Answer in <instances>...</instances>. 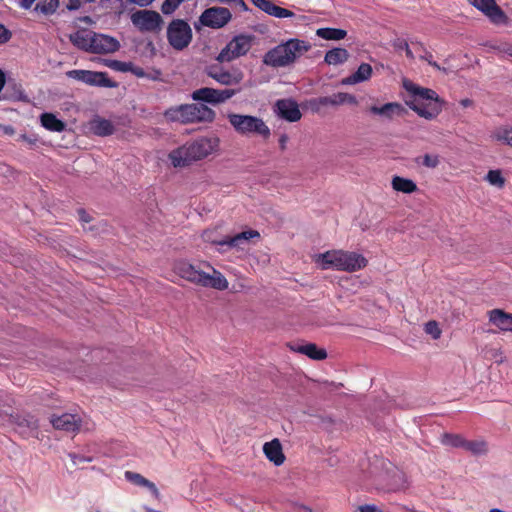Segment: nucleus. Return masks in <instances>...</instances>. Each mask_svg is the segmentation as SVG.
Instances as JSON below:
<instances>
[{"label": "nucleus", "mask_w": 512, "mask_h": 512, "mask_svg": "<svg viewBox=\"0 0 512 512\" xmlns=\"http://www.w3.org/2000/svg\"><path fill=\"white\" fill-rule=\"evenodd\" d=\"M205 72L208 77L214 79L221 85L234 86L241 83L244 74L239 69L227 70L220 64H211L206 67Z\"/></svg>", "instance_id": "10"}, {"label": "nucleus", "mask_w": 512, "mask_h": 512, "mask_svg": "<svg viewBox=\"0 0 512 512\" xmlns=\"http://www.w3.org/2000/svg\"><path fill=\"white\" fill-rule=\"evenodd\" d=\"M69 78L81 81L90 86L108 87L116 86L111 79L108 78L106 72H96L90 70H71L67 72Z\"/></svg>", "instance_id": "12"}, {"label": "nucleus", "mask_w": 512, "mask_h": 512, "mask_svg": "<svg viewBox=\"0 0 512 512\" xmlns=\"http://www.w3.org/2000/svg\"><path fill=\"white\" fill-rule=\"evenodd\" d=\"M316 262L322 269H334L345 272H356L365 268L368 264L367 259L357 253L345 250H330L319 254Z\"/></svg>", "instance_id": "3"}, {"label": "nucleus", "mask_w": 512, "mask_h": 512, "mask_svg": "<svg viewBox=\"0 0 512 512\" xmlns=\"http://www.w3.org/2000/svg\"><path fill=\"white\" fill-rule=\"evenodd\" d=\"M495 49L499 53L512 58V44H510V43H503V44H500V45L496 46Z\"/></svg>", "instance_id": "48"}, {"label": "nucleus", "mask_w": 512, "mask_h": 512, "mask_svg": "<svg viewBox=\"0 0 512 512\" xmlns=\"http://www.w3.org/2000/svg\"><path fill=\"white\" fill-rule=\"evenodd\" d=\"M192 29L183 19L172 20L167 27V40L170 46L182 51L189 46L192 41Z\"/></svg>", "instance_id": "7"}, {"label": "nucleus", "mask_w": 512, "mask_h": 512, "mask_svg": "<svg viewBox=\"0 0 512 512\" xmlns=\"http://www.w3.org/2000/svg\"><path fill=\"white\" fill-rule=\"evenodd\" d=\"M92 34L93 31L79 30L70 35L71 43L80 50L92 52Z\"/></svg>", "instance_id": "26"}, {"label": "nucleus", "mask_w": 512, "mask_h": 512, "mask_svg": "<svg viewBox=\"0 0 512 512\" xmlns=\"http://www.w3.org/2000/svg\"><path fill=\"white\" fill-rule=\"evenodd\" d=\"M92 129L99 136H109L114 132L113 124L106 119L95 120L92 124Z\"/></svg>", "instance_id": "35"}, {"label": "nucleus", "mask_w": 512, "mask_h": 512, "mask_svg": "<svg viewBox=\"0 0 512 512\" xmlns=\"http://www.w3.org/2000/svg\"><path fill=\"white\" fill-rule=\"evenodd\" d=\"M316 34L325 40H341L346 37L347 32L343 29L327 27L318 29Z\"/></svg>", "instance_id": "34"}, {"label": "nucleus", "mask_w": 512, "mask_h": 512, "mask_svg": "<svg viewBox=\"0 0 512 512\" xmlns=\"http://www.w3.org/2000/svg\"><path fill=\"white\" fill-rule=\"evenodd\" d=\"M228 120L235 131L242 135L259 134L264 138L270 136V129L265 122L256 116L236 113L228 114Z\"/></svg>", "instance_id": "6"}, {"label": "nucleus", "mask_w": 512, "mask_h": 512, "mask_svg": "<svg viewBox=\"0 0 512 512\" xmlns=\"http://www.w3.org/2000/svg\"><path fill=\"white\" fill-rule=\"evenodd\" d=\"M274 110L278 116L289 122H296L302 117L297 102L292 99L277 100L274 106Z\"/></svg>", "instance_id": "15"}, {"label": "nucleus", "mask_w": 512, "mask_h": 512, "mask_svg": "<svg viewBox=\"0 0 512 512\" xmlns=\"http://www.w3.org/2000/svg\"><path fill=\"white\" fill-rule=\"evenodd\" d=\"M466 439L460 434L444 433L442 435V444L455 448H464Z\"/></svg>", "instance_id": "39"}, {"label": "nucleus", "mask_w": 512, "mask_h": 512, "mask_svg": "<svg viewBox=\"0 0 512 512\" xmlns=\"http://www.w3.org/2000/svg\"><path fill=\"white\" fill-rule=\"evenodd\" d=\"M35 0H22L21 6L25 9H29Z\"/></svg>", "instance_id": "56"}, {"label": "nucleus", "mask_w": 512, "mask_h": 512, "mask_svg": "<svg viewBox=\"0 0 512 512\" xmlns=\"http://www.w3.org/2000/svg\"><path fill=\"white\" fill-rule=\"evenodd\" d=\"M251 2L266 14L276 18L295 17L294 12L289 9L275 5L272 0H251Z\"/></svg>", "instance_id": "21"}, {"label": "nucleus", "mask_w": 512, "mask_h": 512, "mask_svg": "<svg viewBox=\"0 0 512 512\" xmlns=\"http://www.w3.org/2000/svg\"><path fill=\"white\" fill-rule=\"evenodd\" d=\"M372 75V67L368 63H362L356 72L347 77L343 82L345 84H356L368 80Z\"/></svg>", "instance_id": "29"}, {"label": "nucleus", "mask_w": 512, "mask_h": 512, "mask_svg": "<svg viewBox=\"0 0 512 512\" xmlns=\"http://www.w3.org/2000/svg\"><path fill=\"white\" fill-rule=\"evenodd\" d=\"M239 92L240 89H214L210 87H203L193 91L191 97L195 101H201L210 104H220L229 100Z\"/></svg>", "instance_id": "9"}, {"label": "nucleus", "mask_w": 512, "mask_h": 512, "mask_svg": "<svg viewBox=\"0 0 512 512\" xmlns=\"http://www.w3.org/2000/svg\"><path fill=\"white\" fill-rule=\"evenodd\" d=\"M491 137L498 142L512 147V128L499 127L493 131Z\"/></svg>", "instance_id": "38"}, {"label": "nucleus", "mask_w": 512, "mask_h": 512, "mask_svg": "<svg viewBox=\"0 0 512 512\" xmlns=\"http://www.w3.org/2000/svg\"><path fill=\"white\" fill-rule=\"evenodd\" d=\"M95 0H83V2L90 3L94 2ZM82 0H69V3L67 5L68 9L70 10H77L81 6Z\"/></svg>", "instance_id": "50"}, {"label": "nucleus", "mask_w": 512, "mask_h": 512, "mask_svg": "<svg viewBox=\"0 0 512 512\" xmlns=\"http://www.w3.org/2000/svg\"><path fill=\"white\" fill-rule=\"evenodd\" d=\"M349 53L345 48H333L326 52L325 62L329 65H339L347 61Z\"/></svg>", "instance_id": "32"}, {"label": "nucleus", "mask_w": 512, "mask_h": 512, "mask_svg": "<svg viewBox=\"0 0 512 512\" xmlns=\"http://www.w3.org/2000/svg\"><path fill=\"white\" fill-rule=\"evenodd\" d=\"M79 219L83 223H89L91 221V217L84 209L78 210Z\"/></svg>", "instance_id": "52"}, {"label": "nucleus", "mask_w": 512, "mask_h": 512, "mask_svg": "<svg viewBox=\"0 0 512 512\" xmlns=\"http://www.w3.org/2000/svg\"><path fill=\"white\" fill-rule=\"evenodd\" d=\"M351 103V104H356V98L355 96L351 95V94H348V93H337V94H334L333 96H326V97H321L319 99V103L321 105H339V104H343V103Z\"/></svg>", "instance_id": "31"}, {"label": "nucleus", "mask_w": 512, "mask_h": 512, "mask_svg": "<svg viewBox=\"0 0 512 512\" xmlns=\"http://www.w3.org/2000/svg\"><path fill=\"white\" fill-rule=\"evenodd\" d=\"M185 0H165L161 6V11L165 15L172 14Z\"/></svg>", "instance_id": "42"}, {"label": "nucleus", "mask_w": 512, "mask_h": 512, "mask_svg": "<svg viewBox=\"0 0 512 512\" xmlns=\"http://www.w3.org/2000/svg\"><path fill=\"white\" fill-rule=\"evenodd\" d=\"M41 125L52 132H62L65 130L66 124L58 119L53 113H43L40 116Z\"/></svg>", "instance_id": "28"}, {"label": "nucleus", "mask_w": 512, "mask_h": 512, "mask_svg": "<svg viewBox=\"0 0 512 512\" xmlns=\"http://www.w3.org/2000/svg\"><path fill=\"white\" fill-rule=\"evenodd\" d=\"M125 478L137 485V486H142V487H146L148 488L151 492L157 494L158 493V489L156 487V485L149 481L148 479H146L145 477H143L141 474L139 473H136V472H132V471H126L125 472Z\"/></svg>", "instance_id": "33"}, {"label": "nucleus", "mask_w": 512, "mask_h": 512, "mask_svg": "<svg viewBox=\"0 0 512 512\" xmlns=\"http://www.w3.org/2000/svg\"><path fill=\"white\" fill-rule=\"evenodd\" d=\"M288 136L286 134H282L279 138V146H280V149L281 150H285L286 149V144L288 142Z\"/></svg>", "instance_id": "53"}, {"label": "nucleus", "mask_w": 512, "mask_h": 512, "mask_svg": "<svg viewBox=\"0 0 512 512\" xmlns=\"http://www.w3.org/2000/svg\"><path fill=\"white\" fill-rule=\"evenodd\" d=\"M255 237H259V232L256 230L243 231L234 236H225L222 239L215 238L214 232L210 230H206L202 234V238L205 242L228 247H240L244 242Z\"/></svg>", "instance_id": "13"}, {"label": "nucleus", "mask_w": 512, "mask_h": 512, "mask_svg": "<svg viewBox=\"0 0 512 512\" xmlns=\"http://www.w3.org/2000/svg\"><path fill=\"white\" fill-rule=\"evenodd\" d=\"M107 66L113 70L120 72H128L132 70L131 62H123L119 60H111L109 63H107Z\"/></svg>", "instance_id": "44"}, {"label": "nucleus", "mask_w": 512, "mask_h": 512, "mask_svg": "<svg viewBox=\"0 0 512 512\" xmlns=\"http://www.w3.org/2000/svg\"><path fill=\"white\" fill-rule=\"evenodd\" d=\"M469 2L495 23H499L506 18L495 0H469Z\"/></svg>", "instance_id": "18"}, {"label": "nucleus", "mask_w": 512, "mask_h": 512, "mask_svg": "<svg viewBox=\"0 0 512 512\" xmlns=\"http://www.w3.org/2000/svg\"><path fill=\"white\" fill-rule=\"evenodd\" d=\"M263 452L267 459L274 463L276 466L282 465L285 461L282 445L277 438L271 440L270 442H266L263 446Z\"/></svg>", "instance_id": "23"}, {"label": "nucleus", "mask_w": 512, "mask_h": 512, "mask_svg": "<svg viewBox=\"0 0 512 512\" xmlns=\"http://www.w3.org/2000/svg\"><path fill=\"white\" fill-rule=\"evenodd\" d=\"M51 423L55 429L67 432L77 431L80 427V419L76 415L69 413L52 416Z\"/></svg>", "instance_id": "22"}, {"label": "nucleus", "mask_w": 512, "mask_h": 512, "mask_svg": "<svg viewBox=\"0 0 512 512\" xmlns=\"http://www.w3.org/2000/svg\"><path fill=\"white\" fill-rule=\"evenodd\" d=\"M485 178L491 185L499 188H502L505 184V179L500 170H490Z\"/></svg>", "instance_id": "41"}, {"label": "nucleus", "mask_w": 512, "mask_h": 512, "mask_svg": "<svg viewBox=\"0 0 512 512\" xmlns=\"http://www.w3.org/2000/svg\"><path fill=\"white\" fill-rule=\"evenodd\" d=\"M298 19H299V20H305V19H306V17H305V16H299V17H298Z\"/></svg>", "instance_id": "60"}, {"label": "nucleus", "mask_w": 512, "mask_h": 512, "mask_svg": "<svg viewBox=\"0 0 512 512\" xmlns=\"http://www.w3.org/2000/svg\"><path fill=\"white\" fill-rule=\"evenodd\" d=\"M132 23L141 31L155 32L160 30L163 19L160 14L152 10H140L132 14Z\"/></svg>", "instance_id": "14"}, {"label": "nucleus", "mask_w": 512, "mask_h": 512, "mask_svg": "<svg viewBox=\"0 0 512 512\" xmlns=\"http://www.w3.org/2000/svg\"><path fill=\"white\" fill-rule=\"evenodd\" d=\"M463 449L474 455H483L488 451L487 443L483 440H466Z\"/></svg>", "instance_id": "37"}, {"label": "nucleus", "mask_w": 512, "mask_h": 512, "mask_svg": "<svg viewBox=\"0 0 512 512\" xmlns=\"http://www.w3.org/2000/svg\"><path fill=\"white\" fill-rule=\"evenodd\" d=\"M235 3L239 4L240 7L243 9V10H248V7L246 5V3L244 2V0H237Z\"/></svg>", "instance_id": "58"}, {"label": "nucleus", "mask_w": 512, "mask_h": 512, "mask_svg": "<svg viewBox=\"0 0 512 512\" xmlns=\"http://www.w3.org/2000/svg\"><path fill=\"white\" fill-rule=\"evenodd\" d=\"M369 111L374 115H380L388 120H392L395 116L404 117L408 114L407 109L398 102H389L382 106H371Z\"/></svg>", "instance_id": "20"}, {"label": "nucleus", "mask_w": 512, "mask_h": 512, "mask_svg": "<svg viewBox=\"0 0 512 512\" xmlns=\"http://www.w3.org/2000/svg\"><path fill=\"white\" fill-rule=\"evenodd\" d=\"M421 159V164L428 168H436L440 163L438 155L425 154Z\"/></svg>", "instance_id": "46"}, {"label": "nucleus", "mask_w": 512, "mask_h": 512, "mask_svg": "<svg viewBox=\"0 0 512 512\" xmlns=\"http://www.w3.org/2000/svg\"><path fill=\"white\" fill-rule=\"evenodd\" d=\"M489 321L502 331H512V314L501 309L489 311Z\"/></svg>", "instance_id": "25"}, {"label": "nucleus", "mask_w": 512, "mask_h": 512, "mask_svg": "<svg viewBox=\"0 0 512 512\" xmlns=\"http://www.w3.org/2000/svg\"><path fill=\"white\" fill-rule=\"evenodd\" d=\"M92 52L95 54H108L117 51L120 44L117 39L93 32L92 34Z\"/></svg>", "instance_id": "16"}, {"label": "nucleus", "mask_w": 512, "mask_h": 512, "mask_svg": "<svg viewBox=\"0 0 512 512\" xmlns=\"http://www.w3.org/2000/svg\"><path fill=\"white\" fill-rule=\"evenodd\" d=\"M408 487L407 477L404 472L396 470L392 476V482L389 484V490L401 491Z\"/></svg>", "instance_id": "36"}, {"label": "nucleus", "mask_w": 512, "mask_h": 512, "mask_svg": "<svg viewBox=\"0 0 512 512\" xmlns=\"http://www.w3.org/2000/svg\"><path fill=\"white\" fill-rule=\"evenodd\" d=\"M222 3L236 2L237 0H219Z\"/></svg>", "instance_id": "59"}, {"label": "nucleus", "mask_w": 512, "mask_h": 512, "mask_svg": "<svg viewBox=\"0 0 512 512\" xmlns=\"http://www.w3.org/2000/svg\"><path fill=\"white\" fill-rule=\"evenodd\" d=\"M232 18V14L225 7H210L205 9L199 17V21L203 26L220 29L224 27Z\"/></svg>", "instance_id": "11"}, {"label": "nucleus", "mask_w": 512, "mask_h": 512, "mask_svg": "<svg viewBox=\"0 0 512 512\" xmlns=\"http://www.w3.org/2000/svg\"><path fill=\"white\" fill-rule=\"evenodd\" d=\"M393 47L396 50H404L406 53V56L409 59H414V54H413L412 50L410 49L408 42L405 39H401V38L396 39L393 42Z\"/></svg>", "instance_id": "45"}, {"label": "nucleus", "mask_w": 512, "mask_h": 512, "mask_svg": "<svg viewBox=\"0 0 512 512\" xmlns=\"http://www.w3.org/2000/svg\"><path fill=\"white\" fill-rule=\"evenodd\" d=\"M212 150V140L200 138L170 152L169 159L174 167H185L193 161L205 158Z\"/></svg>", "instance_id": "5"}, {"label": "nucleus", "mask_w": 512, "mask_h": 512, "mask_svg": "<svg viewBox=\"0 0 512 512\" xmlns=\"http://www.w3.org/2000/svg\"><path fill=\"white\" fill-rule=\"evenodd\" d=\"M12 421L16 424L17 430L24 437L36 436L39 428L38 420L30 415L12 416Z\"/></svg>", "instance_id": "19"}, {"label": "nucleus", "mask_w": 512, "mask_h": 512, "mask_svg": "<svg viewBox=\"0 0 512 512\" xmlns=\"http://www.w3.org/2000/svg\"><path fill=\"white\" fill-rule=\"evenodd\" d=\"M203 265L211 268L213 271L212 275L205 272L204 276H202L204 281L202 285L203 287H211L217 290H225L228 288L229 283L221 272L212 268L209 263H203Z\"/></svg>", "instance_id": "24"}, {"label": "nucleus", "mask_w": 512, "mask_h": 512, "mask_svg": "<svg viewBox=\"0 0 512 512\" xmlns=\"http://www.w3.org/2000/svg\"><path fill=\"white\" fill-rule=\"evenodd\" d=\"M417 50L422 51L423 54L420 55V59L426 61L430 66L437 70H443L446 71L444 68H441V66L433 60V55L431 52L427 51V49L424 47L422 43H416Z\"/></svg>", "instance_id": "40"}, {"label": "nucleus", "mask_w": 512, "mask_h": 512, "mask_svg": "<svg viewBox=\"0 0 512 512\" xmlns=\"http://www.w3.org/2000/svg\"><path fill=\"white\" fill-rule=\"evenodd\" d=\"M130 2L137 4L139 6H147L152 3L153 0H129Z\"/></svg>", "instance_id": "54"}, {"label": "nucleus", "mask_w": 512, "mask_h": 512, "mask_svg": "<svg viewBox=\"0 0 512 512\" xmlns=\"http://www.w3.org/2000/svg\"><path fill=\"white\" fill-rule=\"evenodd\" d=\"M252 36L240 34L232 38L231 41L221 50L217 60L222 62H231L247 54L251 49Z\"/></svg>", "instance_id": "8"}, {"label": "nucleus", "mask_w": 512, "mask_h": 512, "mask_svg": "<svg viewBox=\"0 0 512 512\" xmlns=\"http://www.w3.org/2000/svg\"><path fill=\"white\" fill-rule=\"evenodd\" d=\"M175 271L181 278L200 286L203 285L204 281L202 276H204L205 272L191 263L179 261L175 265Z\"/></svg>", "instance_id": "17"}, {"label": "nucleus", "mask_w": 512, "mask_h": 512, "mask_svg": "<svg viewBox=\"0 0 512 512\" xmlns=\"http://www.w3.org/2000/svg\"><path fill=\"white\" fill-rule=\"evenodd\" d=\"M311 49V44L297 38L289 39L265 53L263 63L274 68L286 67L294 63Z\"/></svg>", "instance_id": "2"}, {"label": "nucleus", "mask_w": 512, "mask_h": 512, "mask_svg": "<svg viewBox=\"0 0 512 512\" xmlns=\"http://www.w3.org/2000/svg\"><path fill=\"white\" fill-rule=\"evenodd\" d=\"M472 103H473V102H472V100H470V99H468V98H466V99H462V100L460 101V104H461L463 107H469V106H471V105H472Z\"/></svg>", "instance_id": "57"}, {"label": "nucleus", "mask_w": 512, "mask_h": 512, "mask_svg": "<svg viewBox=\"0 0 512 512\" xmlns=\"http://www.w3.org/2000/svg\"><path fill=\"white\" fill-rule=\"evenodd\" d=\"M164 117L170 122L181 124L213 122L216 113L205 104H181L170 107L164 112Z\"/></svg>", "instance_id": "4"}, {"label": "nucleus", "mask_w": 512, "mask_h": 512, "mask_svg": "<svg viewBox=\"0 0 512 512\" xmlns=\"http://www.w3.org/2000/svg\"><path fill=\"white\" fill-rule=\"evenodd\" d=\"M391 186L394 191L404 194H412L418 190L417 184L412 179L398 175L392 177Z\"/></svg>", "instance_id": "27"}, {"label": "nucleus", "mask_w": 512, "mask_h": 512, "mask_svg": "<svg viewBox=\"0 0 512 512\" xmlns=\"http://www.w3.org/2000/svg\"><path fill=\"white\" fill-rule=\"evenodd\" d=\"M69 457L71 458L72 462L75 465L79 464V463H82V462H91L92 461L91 457H85V456H81V455H78V454H75V453H70Z\"/></svg>", "instance_id": "49"}, {"label": "nucleus", "mask_w": 512, "mask_h": 512, "mask_svg": "<svg viewBox=\"0 0 512 512\" xmlns=\"http://www.w3.org/2000/svg\"><path fill=\"white\" fill-rule=\"evenodd\" d=\"M11 38L12 32L0 23V45L9 42Z\"/></svg>", "instance_id": "47"}, {"label": "nucleus", "mask_w": 512, "mask_h": 512, "mask_svg": "<svg viewBox=\"0 0 512 512\" xmlns=\"http://www.w3.org/2000/svg\"><path fill=\"white\" fill-rule=\"evenodd\" d=\"M297 352L308 356L313 360H324L327 357V352L325 349L318 348L314 343H308L305 345H300L296 349Z\"/></svg>", "instance_id": "30"}, {"label": "nucleus", "mask_w": 512, "mask_h": 512, "mask_svg": "<svg viewBox=\"0 0 512 512\" xmlns=\"http://www.w3.org/2000/svg\"><path fill=\"white\" fill-rule=\"evenodd\" d=\"M403 87L411 96L406 104L420 117L432 120L441 113L444 100L433 89L419 86L410 80H404Z\"/></svg>", "instance_id": "1"}, {"label": "nucleus", "mask_w": 512, "mask_h": 512, "mask_svg": "<svg viewBox=\"0 0 512 512\" xmlns=\"http://www.w3.org/2000/svg\"><path fill=\"white\" fill-rule=\"evenodd\" d=\"M425 332L431 335L435 340L439 339L442 333L438 323L434 320H431L425 324Z\"/></svg>", "instance_id": "43"}, {"label": "nucleus", "mask_w": 512, "mask_h": 512, "mask_svg": "<svg viewBox=\"0 0 512 512\" xmlns=\"http://www.w3.org/2000/svg\"><path fill=\"white\" fill-rule=\"evenodd\" d=\"M360 512H381V510L375 506L370 504L361 505L358 507Z\"/></svg>", "instance_id": "51"}, {"label": "nucleus", "mask_w": 512, "mask_h": 512, "mask_svg": "<svg viewBox=\"0 0 512 512\" xmlns=\"http://www.w3.org/2000/svg\"><path fill=\"white\" fill-rule=\"evenodd\" d=\"M131 71H132L136 76H138V77H143V76H144V74H145V73H144V71H143V69H142V68H139V67H137V68H133V67H132V70H131Z\"/></svg>", "instance_id": "55"}]
</instances>
